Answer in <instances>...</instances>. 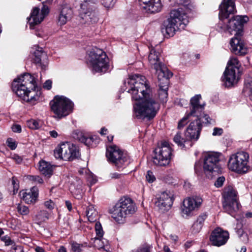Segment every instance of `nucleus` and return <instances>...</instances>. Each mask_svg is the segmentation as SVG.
Here are the masks:
<instances>
[{"label":"nucleus","instance_id":"26","mask_svg":"<svg viewBox=\"0 0 252 252\" xmlns=\"http://www.w3.org/2000/svg\"><path fill=\"white\" fill-rule=\"evenodd\" d=\"M20 195L23 200L27 204H31L35 202L38 195L37 188L33 187L28 192L21 191Z\"/></svg>","mask_w":252,"mask_h":252},{"label":"nucleus","instance_id":"23","mask_svg":"<svg viewBox=\"0 0 252 252\" xmlns=\"http://www.w3.org/2000/svg\"><path fill=\"white\" fill-rule=\"evenodd\" d=\"M148 60L151 67L154 68L156 72L163 68H166L161 61L159 52L157 51L154 48L150 50Z\"/></svg>","mask_w":252,"mask_h":252},{"label":"nucleus","instance_id":"35","mask_svg":"<svg viewBox=\"0 0 252 252\" xmlns=\"http://www.w3.org/2000/svg\"><path fill=\"white\" fill-rule=\"evenodd\" d=\"M168 90L164 89H159L158 91V95L159 100L161 102H166L168 97Z\"/></svg>","mask_w":252,"mask_h":252},{"label":"nucleus","instance_id":"63","mask_svg":"<svg viewBox=\"0 0 252 252\" xmlns=\"http://www.w3.org/2000/svg\"><path fill=\"white\" fill-rule=\"evenodd\" d=\"M49 134L51 137L53 138H56L58 136V132L55 130L50 131Z\"/></svg>","mask_w":252,"mask_h":252},{"label":"nucleus","instance_id":"24","mask_svg":"<svg viewBox=\"0 0 252 252\" xmlns=\"http://www.w3.org/2000/svg\"><path fill=\"white\" fill-rule=\"evenodd\" d=\"M158 80L159 89L168 90L169 79L173 76V73L167 68H163L156 71Z\"/></svg>","mask_w":252,"mask_h":252},{"label":"nucleus","instance_id":"62","mask_svg":"<svg viewBox=\"0 0 252 252\" xmlns=\"http://www.w3.org/2000/svg\"><path fill=\"white\" fill-rule=\"evenodd\" d=\"M1 240L5 242V245L9 246L13 243L12 241L9 238V237H3L1 238Z\"/></svg>","mask_w":252,"mask_h":252},{"label":"nucleus","instance_id":"3","mask_svg":"<svg viewBox=\"0 0 252 252\" xmlns=\"http://www.w3.org/2000/svg\"><path fill=\"white\" fill-rule=\"evenodd\" d=\"M249 18L247 16H235L228 22L226 30L231 34H234L235 36L230 41V44L232 51L236 55H243L247 52V49L241 36L243 32L244 23H247Z\"/></svg>","mask_w":252,"mask_h":252},{"label":"nucleus","instance_id":"42","mask_svg":"<svg viewBox=\"0 0 252 252\" xmlns=\"http://www.w3.org/2000/svg\"><path fill=\"white\" fill-rule=\"evenodd\" d=\"M95 230L96 235V237L95 238H102L103 235V231L100 222H96L95 223Z\"/></svg>","mask_w":252,"mask_h":252},{"label":"nucleus","instance_id":"32","mask_svg":"<svg viewBox=\"0 0 252 252\" xmlns=\"http://www.w3.org/2000/svg\"><path fill=\"white\" fill-rule=\"evenodd\" d=\"M240 239L244 242L246 243L249 240L247 233L244 231L241 223H238L235 228Z\"/></svg>","mask_w":252,"mask_h":252},{"label":"nucleus","instance_id":"12","mask_svg":"<svg viewBox=\"0 0 252 252\" xmlns=\"http://www.w3.org/2000/svg\"><path fill=\"white\" fill-rule=\"evenodd\" d=\"M201 99L200 94H196L191 98L189 103V112L187 113L186 116L183 118L178 123V128H183L188 123L187 121L190 116L201 117L204 110L205 103H201Z\"/></svg>","mask_w":252,"mask_h":252},{"label":"nucleus","instance_id":"25","mask_svg":"<svg viewBox=\"0 0 252 252\" xmlns=\"http://www.w3.org/2000/svg\"><path fill=\"white\" fill-rule=\"evenodd\" d=\"M73 15V11L71 8L66 4L61 6L59 9L58 17V23L60 25H63L71 19Z\"/></svg>","mask_w":252,"mask_h":252},{"label":"nucleus","instance_id":"34","mask_svg":"<svg viewBox=\"0 0 252 252\" xmlns=\"http://www.w3.org/2000/svg\"><path fill=\"white\" fill-rule=\"evenodd\" d=\"M244 92L246 94L252 96V78L246 80Z\"/></svg>","mask_w":252,"mask_h":252},{"label":"nucleus","instance_id":"16","mask_svg":"<svg viewBox=\"0 0 252 252\" xmlns=\"http://www.w3.org/2000/svg\"><path fill=\"white\" fill-rule=\"evenodd\" d=\"M49 12V9L48 6L46 5H43L40 12V9L38 7H34L32 11L30 16L27 18L30 28L33 29L35 25L40 24L48 14Z\"/></svg>","mask_w":252,"mask_h":252},{"label":"nucleus","instance_id":"17","mask_svg":"<svg viewBox=\"0 0 252 252\" xmlns=\"http://www.w3.org/2000/svg\"><path fill=\"white\" fill-rule=\"evenodd\" d=\"M173 195L171 192L164 191L156 198L155 204L160 212L164 213L170 209L173 204Z\"/></svg>","mask_w":252,"mask_h":252},{"label":"nucleus","instance_id":"52","mask_svg":"<svg viewBox=\"0 0 252 252\" xmlns=\"http://www.w3.org/2000/svg\"><path fill=\"white\" fill-rule=\"evenodd\" d=\"M12 184L13 187L14 194H15L17 191L19 189V181L17 180V179L15 177H12Z\"/></svg>","mask_w":252,"mask_h":252},{"label":"nucleus","instance_id":"58","mask_svg":"<svg viewBox=\"0 0 252 252\" xmlns=\"http://www.w3.org/2000/svg\"><path fill=\"white\" fill-rule=\"evenodd\" d=\"M12 252H24L23 247L21 246H14L11 250Z\"/></svg>","mask_w":252,"mask_h":252},{"label":"nucleus","instance_id":"1","mask_svg":"<svg viewBox=\"0 0 252 252\" xmlns=\"http://www.w3.org/2000/svg\"><path fill=\"white\" fill-rule=\"evenodd\" d=\"M125 91L131 95V98L141 101L133 104V112L138 119L150 120L157 114L160 108L159 102L153 97L149 82L144 76L130 75L125 82Z\"/></svg>","mask_w":252,"mask_h":252},{"label":"nucleus","instance_id":"31","mask_svg":"<svg viewBox=\"0 0 252 252\" xmlns=\"http://www.w3.org/2000/svg\"><path fill=\"white\" fill-rule=\"evenodd\" d=\"M86 216L89 221L94 222L97 218V212L92 205H89L86 209Z\"/></svg>","mask_w":252,"mask_h":252},{"label":"nucleus","instance_id":"11","mask_svg":"<svg viewBox=\"0 0 252 252\" xmlns=\"http://www.w3.org/2000/svg\"><path fill=\"white\" fill-rule=\"evenodd\" d=\"M212 121L213 120L208 115L204 114V112H202V115L191 122L188 127L185 133L186 140H197L199 138L203 124H211Z\"/></svg>","mask_w":252,"mask_h":252},{"label":"nucleus","instance_id":"44","mask_svg":"<svg viewBox=\"0 0 252 252\" xmlns=\"http://www.w3.org/2000/svg\"><path fill=\"white\" fill-rule=\"evenodd\" d=\"M17 211L22 215H27L30 212L28 207L23 205H19L18 206Z\"/></svg>","mask_w":252,"mask_h":252},{"label":"nucleus","instance_id":"19","mask_svg":"<svg viewBox=\"0 0 252 252\" xmlns=\"http://www.w3.org/2000/svg\"><path fill=\"white\" fill-rule=\"evenodd\" d=\"M202 203V199L199 196L189 197L184 200L182 212L189 216L192 211L199 208Z\"/></svg>","mask_w":252,"mask_h":252},{"label":"nucleus","instance_id":"27","mask_svg":"<svg viewBox=\"0 0 252 252\" xmlns=\"http://www.w3.org/2000/svg\"><path fill=\"white\" fill-rule=\"evenodd\" d=\"M34 58L33 59V62L41 66L42 68L45 66L47 55L46 53L43 51L42 48L37 47V49L34 53Z\"/></svg>","mask_w":252,"mask_h":252},{"label":"nucleus","instance_id":"49","mask_svg":"<svg viewBox=\"0 0 252 252\" xmlns=\"http://www.w3.org/2000/svg\"><path fill=\"white\" fill-rule=\"evenodd\" d=\"M194 169L195 173L197 175V176L202 175V172L201 171V165L199 161H196L195 163Z\"/></svg>","mask_w":252,"mask_h":252},{"label":"nucleus","instance_id":"39","mask_svg":"<svg viewBox=\"0 0 252 252\" xmlns=\"http://www.w3.org/2000/svg\"><path fill=\"white\" fill-rule=\"evenodd\" d=\"M36 217L38 221L41 222L48 219L49 213L47 211L41 210L36 215Z\"/></svg>","mask_w":252,"mask_h":252},{"label":"nucleus","instance_id":"47","mask_svg":"<svg viewBox=\"0 0 252 252\" xmlns=\"http://www.w3.org/2000/svg\"><path fill=\"white\" fill-rule=\"evenodd\" d=\"M29 179L39 184H42L43 183V179L39 176H30Z\"/></svg>","mask_w":252,"mask_h":252},{"label":"nucleus","instance_id":"37","mask_svg":"<svg viewBox=\"0 0 252 252\" xmlns=\"http://www.w3.org/2000/svg\"><path fill=\"white\" fill-rule=\"evenodd\" d=\"M174 141L178 144L179 146L184 147V143L186 142V138L185 139L182 137L181 135V133L180 132H178L174 137Z\"/></svg>","mask_w":252,"mask_h":252},{"label":"nucleus","instance_id":"46","mask_svg":"<svg viewBox=\"0 0 252 252\" xmlns=\"http://www.w3.org/2000/svg\"><path fill=\"white\" fill-rule=\"evenodd\" d=\"M202 227V226H201L199 223H198L196 221L195 222H194V223L193 224L192 226V232L194 233H198L201 230Z\"/></svg>","mask_w":252,"mask_h":252},{"label":"nucleus","instance_id":"21","mask_svg":"<svg viewBox=\"0 0 252 252\" xmlns=\"http://www.w3.org/2000/svg\"><path fill=\"white\" fill-rule=\"evenodd\" d=\"M239 72V69L232 67H226L223 73V77H222V81L225 87H231L237 83V73Z\"/></svg>","mask_w":252,"mask_h":252},{"label":"nucleus","instance_id":"36","mask_svg":"<svg viewBox=\"0 0 252 252\" xmlns=\"http://www.w3.org/2000/svg\"><path fill=\"white\" fill-rule=\"evenodd\" d=\"M74 180H75V181L72 182L71 188H76V191L77 192V193H81L82 190V182L80 179L78 178L77 177H75L74 178Z\"/></svg>","mask_w":252,"mask_h":252},{"label":"nucleus","instance_id":"41","mask_svg":"<svg viewBox=\"0 0 252 252\" xmlns=\"http://www.w3.org/2000/svg\"><path fill=\"white\" fill-rule=\"evenodd\" d=\"M27 126L31 129H38L40 127L39 121L35 120H31L27 122Z\"/></svg>","mask_w":252,"mask_h":252},{"label":"nucleus","instance_id":"61","mask_svg":"<svg viewBox=\"0 0 252 252\" xmlns=\"http://www.w3.org/2000/svg\"><path fill=\"white\" fill-rule=\"evenodd\" d=\"M43 88L48 90H50L52 88L51 80H46L43 85Z\"/></svg>","mask_w":252,"mask_h":252},{"label":"nucleus","instance_id":"40","mask_svg":"<svg viewBox=\"0 0 252 252\" xmlns=\"http://www.w3.org/2000/svg\"><path fill=\"white\" fill-rule=\"evenodd\" d=\"M230 66L232 67V69H234V68L239 69V63L238 59L236 58L232 57L230 59L229 61L228 62L227 67Z\"/></svg>","mask_w":252,"mask_h":252},{"label":"nucleus","instance_id":"33","mask_svg":"<svg viewBox=\"0 0 252 252\" xmlns=\"http://www.w3.org/2000/svg\"><path fill=\"white\" fill-rule=\"evenodd\" d=\"M108 241L102 238H95L94 245L98 249H104L105 247L108 246Z\"/></svg>","mask_w":252,"mask_h":252},{"label":"nucleus","instance_id":"8","mask_svg":"<svg viewBox=\"0 0 252 252\" xmlns=\"http://www.w3.org/2000/svg\"><path fill=\"white\" fill-rule=\"evenodd\" d=\"M249 158L248 153L244 151L237 152L230 157L228 167L231 170L238 173H245L250 168Z\"/></svg>","mask_w":252,"mask_h":252},{"label":"nucleus","instance_id":"7","mask_svg":"<svg viewBox=\"0 0 252 252\" xmlns=\"http://www.w3.org/2000/svg\"><path fill=\"white\" fill-rule=\"evenodd\" d=\"M54 117L61 119L69 115L72 111L73 104L67 98L63 96H56L50 103Z\"/></svg>","mask_w":252,"mask_h":252},{"label":"nucleus","instance_id":"55","mask_svg":"<svg viewBox=\"0 0 252 252\" xmlns=\"http://www.w3.org/2000/svg\"><path fill=\"white\" fill-rule=\"evenodd\" d=\"M44 206L46 208L52 210L55 207V203L51 200H49L44 202Z\"/></svg>","mask_w":252,"mask_h":252},{"label":"nucleus","instance_id":"38","mask_svg":"<svg viewBox=\"0 0 252 252\" xmlns=\"http://www.w3.org/2000/svg\"><path fill=\"white\" fill-rule=\"evenodd\" d=\"M87 246V243L78 244L75 242H73L71 243V250L74 252H81L83 250L84 247Z\"/></svg>","mask_w":252,"mask_h":252},{"label":"nucleus","instance_id":"53","mask_svg":"<svg viewBox=\"0 0 252 252\" xmlns=\"http://www.w3.org/2000/svg\"><path fill=\"white\" fill-rule=\"evenodd\" d=\"M102 4L106 7H113L115 4V0H102Z\"/></svg>","mask_w":252,"mask_h":252},{"label":"nucleus","instance_id":"15","mask_svg":"<svg viewBox=\"0 0 252 252\" xmlns=\"http://www.w3.org/2000/svg\"><path fill=\"white\" fill-rule=\"evenodd\" d=\"M106 156L108 160L115 164L118 169L130 163L128 156L124 154L116 146H111L107 149Z\"/></svg>","mask_w":252,"mask_h":252},{"label":"nucleus","instance_id":"57","mask_svg":"<svg viewBox=\"0 0 252 252\" xmlns=\"http://www.w3.org/2000/svg\"><path fill=\"white\" fill-rule=\"evenodd\" d=\"M123 176V174H119L116 172L112 173L109 175L110 178L112 179H121Z\"/></svg>","mask_w":252,"mask_h":252},{"label":"nucleus","instance_id":"30","mask_svg":"<svg viewBox=\"0 0 252 252\" xmlns=\"http://www.w3.org/2000/svg\"><path fill=\"white\" fill-rule=\"evenodd\" d=\"M39 170L45 176L50 177L53 173V165L49 162L41 160L39 162Z\"/></svg>","mask_w":252,"mask_h":252},{"label":"nucleus","instance_id":"48","mask_svg":"<svg viewBox=\"0 0 252 252\" xmlns=\"http://www.w3.org/2000/svg\"><path fill=\"white\" fill-rule=\"evenodd\" d=\"M131 252H151V248L148 246H142L132 250Z\"/></svg>","mask_w":252,"mask_h":252},{"label":"nucleus","instance_id":"56","mask_svg":"<svg viewBox=\"0 0 252 252\" xmlns=\"http://www.w3.org/2000/svg\"><path fill=\"white\" fill-rule=\"evenodd\" d=\"M223 133V129L221 128L215 127L212 133L214 136H220Z\"/></svg>","mask_w":252,"mask_h":252},{"label":"nucleus","instance_id":"28","mask_svg":"<svg viewBox=\"0 0 252 252\" xmlns=\"http://www.w3.org/2000/svg\"><path fill=\"white\" fill-rule=\"evenodd\" d=\"M142 6L145 12L151 14L158 12L162 8L160 0H151L147 5Z\"/></svg>","mask_w":252,"mask_h":252},{"label":"nucleus","instance_id":"4","mask_svg":"<svg viewBox=\"0 0 252 252\" xmlns=\"http://www.w3.org/2000/svg\"><path fill=\"white\" fill-rule=\"evenodd\" d=\"M188 22L187 16L182 8L173 9L170 12V17L163 22L161 31L167 38L172 37L178 30L184 29Z\"/></svg>","mask_w":252,"mask_h":252},{"label":"nucleus","instance_id":"54","mask_svg":"<svg viewBox=\"0 0 252 252\" xmlns=\"http://www.w3.org/2000/svg\"><path fill=\"white\" fill-rule=\"evenodd\" d=\"M224 181H225L224 177L223 176L220 177L218 178L217 179V180L216 181V182H215L214 185L217 188H220L223 185Z\"/></svg>","mask_w":252,"mask_h":252},{"label":"nucleus","instance_id":"18","mask_svg":"<svg viewBox=\"0 0 252 252\" xmlns=\"http://www.w3.org/2000/svg\"><path fill=\"white\" fill-rule=\"evenodd\" d=\"M229 238V233L220 228L215 229L210 236L211 244L217 247L224 245Z\"/></svg>","mask_w":252,"mask_h":252},{"label":"nucleus","instance_id":"43","mask_svg":"<svg viewBox=\"0 0 252 252\" xmlns=\"http://www.w3.org/2000/svg\"><path fill=\"white\" fill-rule=\"evenodd\" d=\"M63 144L61 145L60 147H57L54 150V155L57 159H63Z\"/></svg>","mask_w":252,"mask_h":252},{"label":"nucleus","instance_id":"6","mask_svg":"<svg viewBox=\"0 0 252 252\" xmlns=\"http://www.w3.org/2000/svg\"><path fill=\"white\" fill-rule=\"evenodd\" d=\"M89 61L93 70L99 73H105L109 68V59L102 50L95 47L89 54Z\"/></svg>","mask_w":252,"mask_h":252},{"label":"nucleus","instance_id":"20","mask_svg":"<svg viewBox=\"0 0 252 252\" xmlns=\"http://www.w3.org/2000/svg\"><path fill=\"white\" fill-rule=\"evenodd\" d=\"M219 18L220 20L226 19L229 14L236 11L235 0H223L220 5Z\"/></svg>","mask_w":252,"mask_h":252},{"label":"nucleus","instance_id":"64","mask_svg":"<svg viewBox=\"0 0 252 252\" xmlns=\"http://www.w3.org/2000/svg\"><path fill=\"white\" fill-rule=\"evenodd\" d=\"M34 249L35 252H45L44 249L39 246H36Z\"/></svg>","mask_w":252,"mask_h":252},{"label":"nucleus","instance_id":"10","mask_svg":"<svg viewBox=\"0 0 252 252\" xmlns=\"http://www.w3.org/2000/svg\"><path fill=\"white\" fill-rule=\"evenodd\" d=\"M75 5L80 6L79 15L84 23L92 24L97 21L94 7L92 5L94 2V0H75Z\"/></svg>","mask_w":252,"mask_h":252},{"label":"nucleus","instance_id":"13","mask_svg":"<svg viewBox=\"0 0 252 252\" xmlns=\"http://www.w3.org/2000/svg\"><path fill=\"white\" fill-rule=\"evenodd\" d=\"M155 157L153 162L159 166H166L169 165L172 156V150L169 143L164 141L154 150Z\"/></svg>","mask_w":252,"mask_h":252},{"label":"nucleus","instance_id":"22","mask_svg":"<svg viewBox=\"0 0 252 252\" xmlns=\"http://www.w3.org/2000/svg\"><path fill=\"white\" fill-rule=\"evenodd\" d=\"M63 160L72 161L79 157V152L73 144H63Z\"/></svg>","mask_w":252,"mask_h":252},{"label":"nucleus","instance_id":"14","mask_svg":"<svg viewBox=\"0 0 252 252\" xmlns=\"http://www.w3.org/2000/svg\"><path fill=\"white\" fill-rule=\"evenodd\" d=\"M222 206L225 212L233 216L239 208L236 191L231 187L225 188L223 193Z\"/></svg>","mask_w":252,"mask_h":252},{"label":"nucleus","instance_id":"59","mask_svg":"<svg viewBox=\"0 0 252 252\" xmlns=\"http://www.w3.org/2000/svg\"><path fill=\"white\" fill-rule=\"evenodd\" d=\"M12 130L14 132H21L22 129L21 126L19 125H13L12 126Z\"/></svg>","mask_w":252,"mask_h":252},{"label":"nucleus","instance_id":"45","mask_svg":"<svg viewBox=\"0 0 252 252\" xmlns=\"http://www.w3.org/2000/svg\"><path fill=\"white\" fill-rule=\"evenodd\" d=\"M6 144L8 147L12 150H15L17 147V144L16 142L11 138L7 139Z\"/></svg>","mask_w":252,"mask_h":252},{"label":"nucleus","instance_id":"50","mask_svg":"<svg viewBox=\"0 0 252 252\" xmlns=\"http://www.w3.org/2000/svg\"><path fill=\"white\" fill-rule=\"evenodd\" d=\"M207 216L208 215L206 213H204L198 216L196 221L203 226L204 221L207 218Z\"/></svg>","mask_w":252,"mask_h":252},{"label":"nucleus","instance_id":"29","mask_svg":"<svg viewBox=\"0 0 252 252\" xmlns=\"http://www.w3.org/2000/svg\"><path fill=\"white\" fill-rule=\"evenodd\" d=\"M73 137L80 142L84 143L87 146L91 145L93 142V138L92 137L87 135L81 131L77 130L75 131L73 133Z\"/></svg>","mask_w":252,"mask_h":252},{"label":"nucleus","instance_id":"2","mask_svg":"<svg viewBox=\"0 0 252 252\" xmlns=\"http://www.w3.org/2000/svg\"><path fill=\"white\" fill-rule=\"evenodd\" d=\"M35 79L28 73L15 79L12 84V89L17 96L33 104L41 94L40 91L35 92Z\"/></svg>","mask_w":252,"mask_h":252},{"label":"nucleus","instance_id":"5","mask_svg":"<svg viewBox=\"0 0 252 252\" xmlns=\"http://www.w3.org/2000/svg\"><path fill=\"white\" fill-rule=\"evenodd\" d=\"M135 212V206L131 199L122 197L110 211L111 217L117 222L122 223L129 215Z\"/></svg>","mask_w":252,"mask_h":252},{"label":"nucleus","instance_id":"51","mask_svg":"<svg viewBox=\"0 0 252 252\" xmlns=\"http://www.w3.org/2000/svg\"><path fill=\"white\" fill-rule=\"evenodd\" d=\"M146 178L149 183H153L156 180V178L154 175L153 173L150 170L147 172Z\"/></svg>","mask_w":252,"mask_h":252},{"label":"nucleus","instance_id":"60","mask_svg":"<svg viewBox=\"0 0 252 252\" xmlns=\"http://www.w3.org/2000/svg\"><path fill=\"white\" fill-rule=\"evenodd\" d=\"M12 158L17 163H21L23 160L22 158L18 155H14L12 157Z\"/></svg>","mask_w":252,"mask_h":252},{"label":"nucleus","instance_id":"9","mask_svg":"<svg viewBox=\"0 0 252 252\" xmlns=\"http://www.w3.org/2000/svg\"><path fill=\"white\" fill-rule=\"evenodd\" d=\"M220 154L211 152L207 153L204 157L203 172L206 177L212 179L214 176L221 173L220 163Z\"/></svg>","mask_w":252,"mask_h":252}]
</instances>
